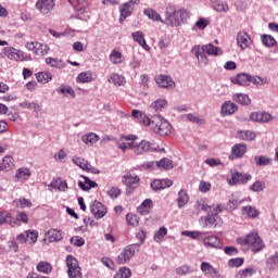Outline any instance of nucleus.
Returning a JSON list of instances; mask_svg holds the SVG:
<instances>
[{"mask_svg":"<svg viewBox=\"0 0 278 278\" xmlns=\"http://www.w3.org/2000/svg\"><path fill=\"white\" fill-rule=\"evenodd\" d=\"M200 48H202V51H205L208 55L213 58H218V55H223V49H220L219 47H215L212 43L203 45Z\"/></svg>","mask_w":278,"mask_h":278,"instance_id":"21","label":"nucleus"},{"mask_svg":"<svg viewBox=\"0 0 278 278\" xmlns=\"http://www.w3.org/2000/svg\"><path fill=\"white\" fill-rule=\"evenodd\" d=\"M68 3L73 5L76 12H79L80 14L86 12V7L88 5L86 0H68Z\"/></svg>","mask_w":278,"mask_h":278,"instance_id":"30","label":"nucleus"},{"mask_svg":"<svg viewBox=\"0 0 278 278\" xmlns=\"http://www.w3.org/2000/svg\"><path fill=\"white\" fill-rule=\"evenodd\" d=\"M81 140L85 144H89L90 147H92V144H97V141L100 140V137L94 132H89L87 135H84L81 137Z\"/></svg>","mask_w":278,"mask_h":278,"instance_id":"36","label":"nucleus"},{"mask_svg":"<svg viewBox=\"0 0 278 278\" xmlns=\"http://www.w3.org/2000/svg\"><path fill=\"white\" fill-rule=\"evenodd\" d=\"M261 38L265 47H275V45H277V40H275L270 35H262Z\"/></svg>","mask_w":278,"mask_h":278,"instance_id":"57","label":"nucleus"},{"mask_svg":"<svg viewBox=\"0 0 278 278\" xmlns=\"http://www.w3.org/2000/svg\"><path fill=\"white\" fill-rule=\"evenodd\" d=\"M203 244L211 249H223V241L216 236L205 237L203 239Z\"/></svg>","mask_w":278,"mask_h":278,"instance_id":"17","label":"nucleus"},{"mask_svg":"<svg viewBox=\"0 0 278 278\" xmlns=\"http://www.w3.org/2000/svg\"><path fill=\"white\" fill-rule=\"evenodd\" d=\"M237 244L241 247H252L253 253H260L264 249V241L255 232L249 233L245 238H238Z\"/></svg>","mask_w":278,"mask_h":278,"instance_id":"5","label":"nucleus"},{"mask_svg":"<svg viewBox=\"0 0 278 278\" xmlns=\"http://www.w3.org/2000/svg\"><path fill=\"white\" fill-rule=\"evenodd\" d=\"M207 25H210V20H206L204 17H200L199 21L195 22V27L201 30L205 29Z\"/></svg>","mask_w":278,"mask_h":278,"instance_id":"64","label":"nucleus"},{"mask_svg":"<svg viewBox=\"0 0 278 278\" xmlns=\"http://www.w3.org/2000/svg\"><path fill=\"white\" fill-rule=\"evenodd\" d=\"M25 233L27 244H36V242H38V231L26 230Z\"/></svg>","mask_w":278,"mask_h":278,"instance_id":"47","label":"nucleus"},{"mask_svg":"<svg viewBox=\"0 0 278 278\" xmlns=\"http://www.w3.org/2000/svg\"><path fill=\"white\" fill-rule=\"evenodd\" d=\"M110 84H114V86H123L125 84V78L121 74H113L109 78Z\"/></svg>","mask_w":278,"mask_h":278,"instance_id":"49","label":"nucleus"},{"mask_svg":"<svg viewBox=\"0 0 278 278\" xmlns=\"http://www.w3.org/2000/svg\"><path fill=\"white\" fill-rule=\"evenodd\" d=\"M155 166L157 168H164V170H172V168H175V163L170 159L163 157L155 162Z\"/></svg>","mask_w":278,"mask_h":278,"instance_id":"28","label":"nucleus"},{"mask_svg":"<svg viewBox=\"0 0 278 278\" xmlns=\"http://www.w3.org/2000/svg\"><path fill=\"white\" fill-rule=\"evenodd\" d=\"M110 62H112V64H123V62H125V56H123V53L114 49L110 54Z\"/></svg>","mask_w":278,"mask_h":278,"instance_id":"38","label":"nucleus"},{"mask_svg":"<svg viewBox=\"0 0 278 278\" xmlns=\"http://www.w3.org/2000/svg\"><path fill=\"white\" fill-rule=\"evenodd\" d=\"M9 223L12 227H16V222L12 220V215L5 211H0V225Z\"/></svg>","mask_w":278,"mask_h":278,"instance_id":"41","label":"nucleus"},{"mask_svg":"<svg viewBox=\"0 0 278 278\" xmlns=\"http://www.w3.org/2000/svg\"><path fill=\"white\" fill-rule=\"evenodd\" d=\"M166 17L164 24L167 27H181L190 21L191 13L186 8H180L177 5L169 4L165 9Z\"/></svg>","mask_w":278,"mask_h":278,"instance_id":"1","label":"nucleus"},{"mask_svg":"<svg viewBox=\"0 0 278 278\" xmlns=\"http://www.w3.org/2000/svg\"><path fill=\"white\" fill-rule=\"evenodd\" d=\"M201 270H202V273H204V275L206 276V277H211V278H214V277H216V275H217V270H216V268H214V266H212L210 263H207V262H202L201 263Z\"/></svg>","mask_w":278,"mask_h":278,"instance_id":"24","label":"nucleus"},{"mask_svg":"<svg viewBox=\"0 0 278 278\" xmlns=\"http://www.w3.org/2000/svg\"><path fill=\"white\" fill-rule=\"evenodd\" d=\"M18 105L23 110H33V112H36V114L40 112V104H38V102L23 101V102H20Z\"/></svg>","mask_w":278,"mask_h":278,"instance_id":"33","label":"nucleus"},{"mask_svg":"<svg viewBox=\"0 0 278 278\" xmlns=\"http://www.w3.org/2000/svg\"><path fill=\"white\" fill-rule=\"evenodd\" d=\"M134 2L129 0L128 2L124 3L122 8H119L121 16H119V23H125V18L128 16H131V12L134 11Z\"/></svg>","mask_w":278,"mask_h":278,"instance_id":"18","label":"nucleus"},{"mask_svg":"<svg viewBox=\"0 0 278 278\" xmlns=\"http://www.w3.org/2000/svg\"><path fill=\"white\" fill-rule=\"evenodd\" d=\"M126 220H127L128 225H131L132 227H136V225L139 224V218H138V215H136V214H131V213L127 214Z\"/></svg>","mask_w":278,"mask_h":278,"instance_id":"63","label":"nucleus"},{"mask_svg":"<svg viewBox=\"0 0 278 278\" xmlns=\"http://www.w3.org/2000/svg\"><path fill=\"white\" fill-rule=\"evenodd\" d=\"M132 39L135 40V42H138V45H140V47H142V49H144V51H151V47H149V45H147V40L144 39V34H142V31L138 30L131 34Z\"/></svg>","mask_w":278,"mask_h":278,"instance_id":"20","label":"nucleus"},{"mask_svg":"<svg viewBox=\"0 0 278 278\" xmlns=\"http://www.w3.org/2000/svg\"><path fill=\"white\" fill-rule=\"evenodd\" d=\"M50 188L60 190V192H66V190H68V184L66 180H62V178H53L50 182Z\"/></svg>","mask_w":278,"mask_h":278,"instance_id":"23","label":"nucleus"},{"mask_svg":"<svg viewBox=\"0 0 278 278\" xmlns=\"http://www.w3.org/2000/svg\"><path fill=\"white\" fill-rule=\"evenodd\" d=\"M255 166H270L273 164V159L265 155H255L254 156Z\"/></svg>","mask_w":278,"mask_h":278,"instance_id":"31","label":"nucleus"},{"mask_svg":"<svg viewBox=\"0 0 278 278\" xmlns=\"http://www.w3.org/2000/svg\"><path fill=\"white\" fill-rule=\"evenodd\" d=\"M211 5L215 12H229V4L222 0H211Z\"/></svg>","mask_w":278,"mask_h":278,"instance_id":"26","label":"nucleus"},{"mask_svg":"<svg viewBox=\"0 0 278 278\" xmlns=\"http://www.w3.org/2000/svg\"><path fill=\"white\" fill-rule=\"evenodd\" d=\"M188 201H190V198L188 197V192L186 191V189H181L178 192V198H177L178 207L181 208L188 205Z\"/></svg>","mask_w":278,"mask_h":278,"instance_id":"32","label":"nucleus"},{"mask_svg":"<svg viewBox=\"0 0 278 278\" xmlns=\"http://www.w3.org/2000/svg\"><path fill=\"white\" fill-rule=\"evenodd\" d=\"M191 51L192 53H194L200 66H207V64H210L207 55L205 54L206 52L203 51V48L201 46H194Z\"/></svg>","mask_w":278,"mask_h":278,"instance_id":"13","label":"nucleus"},{"mask_svg":"<svg viewBox=\"0 0 278 278\" xmlns=\"http://www.w3.org/2000/svg\"><path fill=\"white\" fill-rule=\"evenodd\" d=\"M157 153L164 151V148L160 149V146L156 143H151L147 140H141L139 143L135 142V155H144V153Z\"/></svg>","mask_w":278,"mask_h":278,"instance_id":"6","label":"nucleus"},{"mask_svg":"<svg viewBox=\"0 0 278 278\" xmlns=\"http://www.w3.org/2000/svg\"><path fill=\"white\" fill-rule=\"evenodd\" d=\"M71 244L74 247H84L86 244V240L79 236H74L70 239Z\"/></svg>","mask_w":278,"mask_h":278,"instance_id":"61","label":"nucleus"},{"mask_svg":"<svg viewBox=\"0 0 278 278\" xmlns=\"http://www.w3.org/2000/svg\"><path fill=\"white\" fill-rule=\"evenodd\" d=\"M250 121L253 123H270V121H273V115L266 112H254L251 113Z\"/></svg>","mask_w":278,"mask_h":278,"instance_id":"15","label":"nucleus"},{"mask_svg":"<svg viewBox=\"0 0 278 278\" xmlns=\"http://www.w3.org/2000/svg\"><path fill=\"white\" fill-rule=\"evenodd\" d=\"M31 176V172L27 167H21L17 169L15 177L16 179H27V177Z\"/></svg>","mask_w":278,"mask_h":278,"instance_id":"53","label":"nucleus"},{"mask_svg":"<svg viewBox=\"0 0 278 278\" xmlns=\"http://www.w3.org/2000/svg\"><path fill=\"white\" fill-rule=\"evenodd\" d=\"M151 207H153V200L147 199L138 206L137 212L142 216H147L151 212Z\"/></svg>","mask_w":278,"mask_h":278,"instance_id":"25","label":"nucleus"},{"mask_svg":"<svg viewBox=\"0 0 278 278\" xmlns=\"http://www.w3.org/2000/svg\"><path fill=\"white\" fill-rule=\"evenodd\" d=\"M72 161H73V164H75L76 166H79L81 170H86V168H88L89 166L88 161H86V159L84 157L73 156Z\"/></svg>","mask_w":278,"mask_h":278,"instance_id":"50","label":"nucleus"},{"mask_svg":"<svg viewBox=\"0 0 278 278\" xmlns=\"http://www.w3.org/2000/svg\"><path fill=\"white\" fill-rule=\"evenodd\" d=\"M150 186L154 192H157L160 190H165V188H170V186H173V180L168 178L154 179Z\"/></svg>","mask_w":278,"mask_h":278,"instance_id":"14","label":"nucleus"},{"mask_svg":"<svg viewBox=\"0 0 278 278\" xmlns=\"http://www.w3.org/2000/svg\"><path fill=\"white\" fill-rule=\"evenodd\" d=\"M166 108H168V102L164 99L156 100L150 105V110H155V112H162Z\"/></svg>","mask_w":278,"mask_h":278,"instance_id":"42","label":"nucleus"},{"mask_svg":"<svg viewBox=\"0 0 278 278\" xmlns=\"http://www.w3.org/2000/svg\"><path fill=\"white\" fill-rule=\"evenodd\" d=\"M237 135L240 140H245L248 142L255 140V132L252 130H239Z\"/></svg>","mask_w":278,"mask_h":278,"instance_id":"37","label":"nucleus"},{"mask_svg":"<svg viewBox=\"0 0 278 278\" xmlns=\"http://www.w3.org/2000/svg\"><path fill=\"white\" fill-rule=\"evenodd\" d=\"M251 74L240 73L235 78L231 79L232 84L236 86H249Z\"/></svg>","mask_w":278,"mask_h":278,"instance_id":"22","label":"nucleus"},{"mask_svg":"<svg viewBox=\"0 0 278 278\" xmlns=\"http://www.w3.org/2000/svg\"><path fill=\"white\" fill-rule=\"evenodd\" d=\"M92 73L90 72H83L80 73L77 78L76 81L78 84H90V81H92Z\"/></svg>","mask_w":278,"mask_h":278,"instance_id":"45","label":"nucleus"},{"mask_svg":"<svg viewBox=\"0 0 278 278\" xmlns=\"http://www.w3.org/2000/svg\"><path fill=\"white\" fill-rule=\"evenodd\" d=\"M35 8L40 14H49L55 8V0H37Z\"/></svg>","mask_w":278,"mask_h":278,"instance_id":"10","label":"nucleus"},{"mask_svg":"<svg viewBox=\"0 0 278 278\" xmlns=\"http://www.w3.org/2000/svg\"><path fill=\"white\" fill-rule=\"evenodd\" d=\"M185 116H186L187 121H189L190 123H195V125H205V119H203L202 117H199L192 113H189Z\"/></svg>","mask_w":278,"mask_h":278,"instance_id":"55","label":"nucleus"},{"mask_svg":"<svg viewBox=\"0 0 278 278\" xmlns=\"http://www.w3.org/2000/svg\"><path fill=\"white\" fill-rule=\"evenodd\" d=\"M242 213L248 218H257V216H260V211L255 206H251V205L243 206Z\"/></svg>","mask_w":278,"mask_h":278,"instance_id":"35","label":"nucleus"},{"mask_svg":"<svg viewBox=\"0 0 278 278\" xmlns=\"http://www.w3.org/2000/svg\"><path fill=\"white\" fill-rule=\"evenodd\" d=\"M137 240H139V243H132L129 244L127 248L124 249V251L116 257L115 262L116 264H127V262H131V257L140 251V247L147 240V232L144 230H140L136 233Z\"/></svg>","mask_w":278,"mask_h":278,"instance_id":"4","label":"nucleus"},{"mask_svg":"<svg viewBox=\"0 0 278 278\" xmlns=\"http://www.w3.org/2000/svg\"><path fill=\"white\" fill-rule=\"evenodd\" d=\"M36 79L39 84H49L53 79V75L49 72H39L36 74Z\"/></svg>","mask_w":278,"mask_h":278,"instance_id":"40","label":"nucleus"},{"mask_svg":"<svg viewBox=\"0 0 278 278\" xmlns=\"http://www.w3.org/2000/svg\"><path fill=\"white\" fill-rule=\"evenodd\" d=\"M155 81L159 88H166L167 90H173V88H175V80L167 75L156 76Z\"/></svg>","mask_w":278,"mask_h":278,"instance_id":"12","label":"nucleus"},{"mask_svg":"<svg viewBox=\"0 0 278 278\" xmlns=\"http://www.w3.org/2000/svg\"><path fill=\"white\" fill-rule=\"evenodd\" d=\"M195 207H198V210H202V212H210L207 216H202L200 218V224L202 225V227L212 228V227L218 226V223H216V218H218V214L223 212L220 204L207 205V204L198 202Z\"/></svg>","mask_w":278,"mask_h":278,"instance_id":"3","label":"nucleus"},{"mask_svg":"<svg viewBox=\"0 0 278 278\" xmlns=\"http://www.w3.org/2000/svg\"><path fill=\"white\" fill-rule=\"evenodd\" d=\"M48 236L50 238V242H60L62 240V231L58 229L49 230Z\"/></svg>","mask_w":278,"mask_h":278,"instance_id":"52","label":"nucleus"},{"mask_svg":"<svg viewBox=\"0 0 278 278\" xmlns=\"http://www.w3.org/2000/svg\"><path fill=\"white\" fill-rule=\"evenodd\" d=\"M233 100L240 105H251V98L245 93H237L233 96Z\"/></svg>","mask_w":278,"mask_h":278,"instance_id":"44","label":"nucleus"},{"mask_svg":"<svg viewBox=\"0 0 278 278\" xmlns=\"http://www.w3.org/2000/svg\"><path fill=\"white\" fill-rule=\"evenodd\" d=\"M250 84H253L254 86H264V84H268V81L260 76L250 75Z\"/></svg>","mask_w":278,"mask_h":278,"instance_id":"62","label":"nucleus"},{"mask_svg":"<svg viewBox=\"0 0 278 278\" xmlns=\"http://www.w3.org/2000/svg\"><path fill=\"white\" fill-rule=\"evenodd\" d=\"M46 64H48V66H51V68H64V66H66V63H64V61L60 59H53L51 56L46 58Z\"/></svg>","mask_w":278,"mask_h":278,"instance_id":"39","label":"nucleus"},{"mask_svg":"<svg viewBox=\"0 0 278 278\" xmlns=\"http://www.w3.org/2000/svg\"><path fill=\"white\" fill-rule=\"evenodd\" d=\"M243 264H244V258L242 257L230 258L228 261V266H230V268H239V266H242Z\"/></svg>","mask_w":278,"mask_h":278,"instance_id":"60","label":"nucleus"},{"mask_svg":"<svg viewBox=\"0 0 278 278\" xmlns=\"http://www.w3.org/2000/svg\"><path fill=\"white\" fill-rule=\"evenodd\" d=\"M0 167L1 170H4L5 173L12 170V168H14V159L12 156H4Z\"/></svg>","mask_w":278,"mask_h":278,"instance_id":"34","label":"nucleus"},{"mask_svg":"<svg viewBox=\"0 0 278 278\" xmlns=\"http://www.w3.org/2000/svg\"><path fill=\"white\" fill-rule=\"evenodd\" d=\"M265 189L266 182L261 180H256L253 185L250 186V190L252 192H264Z\"/></svg>","mask_w":278,"mask_h":278,"instance_id":"51","label":"nucleus"},{"mask_svg":"<svg viewBox=\"0 0 278 278\" xmlns=\"http://www.w3.org/2000/svg\"><path fill=\"white\" fill-rule=\"evenodd\" d=\"M182 236L191 238V240H197L198 238H201V236H205V232L185 230L182 231Z\"/></svg>","mask_w":278,"mask_h":278,"instance_id":"59","label":"nucleus"},{"mask_svg":"<svg viewBox=\"0 0 278 278\" xmlns=\"http://www.w3.org/2000/svg\"><path fill=\"white\" fill-rule=\"evenodd\" d=\"M67 275L70 278H81V267L79 262L73 255L66 257Z\"/></svg>","mask_w":278,"mask_h":278,"instance_id":"8","label":"nucleus"},{"mask_svg":"<svg viewBox=\"0 0 278 278\" xmlns=\"http://www.w3.org/2000/svg\"><path fill=\"white\" fill-rule=\"evenodd\" d=\"M49 46L40 42H36L35 55L45 56L49 53Z\"/></svg>","mask_w":278,"mask_h":278,"instance_id":"46","label":"nucleus"},{"mask_svg":"<svg viewBox=\"0 0 278 278\" xmlns=\"http://www.w3.org/2000/svg\"><path fill=\"white\" fill-rule=\"evenodd\" d=\"M168 233V229L166 227L162 226L160 227L159 231L154 235L153 240L155 242H162L164 240V237Z\"/></svg>","mask_w":278,"mask_h":278,"instance_id":"54","label":"nucleus"},{"mask_svg":"<svg viewBox=\"0 0 278 278\" xmlns=\"http://www.w3.org/2000/svg\"><path fill=\"white\" fill-rule=\"evenodd\" d=\"M131 277V269L127 267H122L118 269V271L115 274L113 278H129Z\"/></svg>","mask_w":278,"mask_h":278,"instance_id":"56","label":"nucleus"},{"mask_svg":"<svg viewBox=\"0 0 278 278\" xmlns=\"http://www.w3.org/2000/svg\"><path fill=\"white\" fill-rule=\"evenodd\" d=\"M266 264L269 270H275L278 268V252H276L275 255L269 256L266 261Z\"/></svg>","mask_w":278,"mask_h":278,"instance_id":"48","label":"nucleus"},{"mask_svg":"<svg viewBox=\"0 0 278 278\" xmlns=\"http://www.w3.org/2000/svg\"><path fill=\"white\" fill-rule=\"evenodd\" d=\"M37 270L38 273H45L46 275H49V273H51L52 267L51 264L47 263V262H40L37 265Z\"/></svg>","mask_w":278,"mask_h":278,"instance_id":"58","label":"nucleus"},{"mask_svg":"<svg viewBox=\"0 0 278 278\" xmlns=\"http://www.w3.org/2000/svg\"><path fill=\"white\" fill-rule=\"evenodd\" d=\"M143 125L150 127L154 134L159 136H168L173 129V126L161 115H153L152 117L144 116Z\"/></svg>","mask_w":278,"mask_h":278,"instance_id":"2","label":"nucleus"},{"mask_svg":"<svg viewBox=\"0 0 278 278\" xmlns=\"http://www.w3.org/2000/svg\"><path fill=\"white\" fill-rule=\"evenodd\" d=\"M244 153H247V144L244 143H237L231 148V154L237 159L243 157Z\"/></svg>","mask_w":278,"mask_h":278,"instance_id":"29","label":"nucleus"},{"mask_svg":"<svg viewBox=\"0 0 278 278\" xmlns=\"http://www.w3.org/2000/svg\"><path fill=\"white\" fill-rule=\"evenodd\" d=\"M143 14L148 16V18H151V21H160L161 23H164L160 13L153 9H144Z\"/></svg>","mask_w":278,"mask_h":278,"instance_id":"43","label":"nucleus"},{"mask_svg":"<svg viewBox=\"0 0 278 278\" xmlns=\"http://www.w3.org/2000/svg\"><path fill=\"white\" fill-rule=\"evenodd\" d=\"M122 181L127 187L126 194H131L140 186V178L138 176L124 175Z\"/></svg>","mask_w":278,"mask_h":278,"instance_id":"9","label":"nucleus"},{"mask_svg":"<svg viewBox=\"0 0 278 278\" xmlns=\"http://www.w3.org/2000/svg\"><path fill=\"white\" fill-rule=\"evenodd\" d=\"M90 212L91 214H93L94 218H97V220L103 218V216H105V214H108V208H105V205H103L101 202L99 201H93L90 204Z\"/></svg>","mask_w":278,"mask_h":278,"instance_id":"11","label":"nucleus"},{"mask_svg":"<svg viewBox=\"0 0 278 278\" xmlns=\"http://www.w3.org/2000/svg\"><path fill=\"white\" fill-rule=\"evenodd\" d=\"M238 112V105L231 101H226L222 105V116H231Z\"/></svg>","mask_w":278,"mask_h":278,"instance_id":"19","label":"nucleus"},{"mask_svg":"<svg viewBox=\"0 0 278 278\" xmlns=\"http://www.w3.org/2000/svg\"><path fill=\"white\" fill-rule=\"evenodd\" d=\"M85 181L79 180L78 187L84 190V192H88L91 188H97L99 185L97 182L92 181L90 178L86 176H81Z\"/></svg>","mask_w":278,"mask_h":278,"instance_id":"27","label":"nucleus"},{"mask_svg":"<svg viewBox=\"0 0 278 278\" xmlns=\"http://www.w3.org/2000/svg\"><path fill=\"white\" fill-rule=\"evenodd\" d=\"M4 55L14 62H31V55L23 52V50H16V48L12 47L4 48Z\"/></svg>","mask_w":278,"mask_h":278,"instance_id":"7","label":"nucleus"},{"mask_svg":"<svg viewBox=\"0 0 278 278\" xmlns=\"http://www.w3.org/2000/svg\"><path fill=\"white\" fill-rule=\"evenodd\" d=\"M237 45L242 50L249 48V45H251V37H249L247 31L242 30L237 34Z\"/></svg>","mask_w":278,"mask_h":278,"instance_id":"16","label":"nucleus"}]
</instances>
